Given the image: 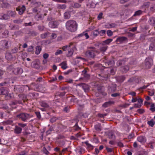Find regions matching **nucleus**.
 Masks as SVG:
<instances>
[{"label": "nucleus", "instance_id": "1", "mask_svg": "<svg viewBox=\"0 0 155 155\" xmlns=\"http://www.w3.org/2000/svg\"><path fill=\"white\" fill-rule=\"evenodd\" d=\"M66 26L67 29L71 32H74L77 30V23L75 21L69 20L67 21Z\"/></svg>", "mask_w": 155, "mask_h": 155}, {"label": "nucleus", "instance_id": "2", "mask_svg": "<svg viewBox=\"0 0 155 155\" xmlns=\"http://www.w3.org/2000/svg\"><path fill=\"white\" fill-rule=\"evenodd\" d=\"M76 46H77L76 43H71L69 45L63 46L62 47V49L64 51H66L70 49L73 48L74 50L76 49Z\"/></svg>", "mask_w": 155, "mask_h": 155}, {"label": "nucleus", "instance_id": "3", "mask_svg": "<svg viewBox=\"0 0 155 155\" xmlns=\"http://www.w3.org/2000/svg\"><path fill=\"white\" fill-rule=\"evenodd\" d=\"M1 91L0 94L5 95V96L7 97V99H10L12 97L13 94H8V91L4 88H2L0 90Z\"/></svg>", "mask_w": 155, "mask_h": 155}, {"label": "nucleus", "instance_id": "4", "mask_svg": "<svg viewBox=\"0 0 155 155\" xmlns=\"http://www.w3.org/2000/svg\"><path fill=\"white\" fill-rule=\"evenodd\" d=\"M17 117L23 121H25L30 117L29 115L27 114H21L17 115Z\"/></svg>", "mask_w": 155, "mask_h": 155}, {"label": "nucleus", "instance_id": "5", "mask_svg": "<svg viewBox=\"0 0 155 155\" xmlns=\"http://www.w3.org/2000/svg\"><path fill=\"white\" fill-rule=\"evenodd\" d=\"M152 64V60L151 59L147 58L145 60V66L146 68L150 67Z\"/></svg>", "mask_w": 155, "mask_h": 155}, {"label": "nucleus", "instance_id": "6", "mask_svg": "<svg viewBox=\"0 0 155 155\" xmlns=\"http://www.w3.org/2000/svg\"><path fill=\"white\" fill-rule=\"evenodd\" d=\"M58 25V23L56 21H52L50 22L49 24V26L52 28H56Z\"/></svg>", "mask_w": 155, "mask_h": 155}, {"label": "nucleus", "instance_id": "7", "mask_svg": "<svg viewBox=\"0 0 155 155\" xmlns=\"http://www.w3.org/2000/svg\"><path fill=\"white\" fill-rule=\"evenodd\" d=\"M16 10L18 12V13L20 15H21L25 10V6L23 5L20 8L18 9L17 8Z\"/></svg>", "mask_w": 155, "mask_h": 155}, {"label": "nucleus", "instance_id": "8", "mask_svg": "<svg viewBox=\"0 0 155 155\" xmlns=\"http://www.w3.org/2000/svg\"><path fill=\"white\" fill-rule=\"evenodd\" d=\"M0 4L2 8H5L7 7L8 5V4L6 2L5 0L4 1H0Z\"/></svg>", "mask_w": 155, "mask_h": 155}, {"label": "nucleus", "instance_id": "9", "mask_svg": "<svg viewBox=\"0 0 155 155\" xmlns=\"http://www.w3.org/2000/svg\"><path fill=\"white\" fill-rule=\"evenodd\" d=\"M146 103L147 105H149L150 106V109L152 111H155V107L154 104L153 103H149L147 102Z\"/></svg>", "mask_w": 155, "mask_h": 155}, {"label": "nucleus", "instance_id": "10", "mask_svg": "<svg viewBox=\"0 0 155 155\" xmlns=\"http://www.w3.org/2000/svg\"><path fill=\"white\" fill-rule=\"evenodd\" d=\"M81 86L82 87L85 92L89 90L88 86L85 84H83Z\"/></svg>", "mask_w": 155, "mask_h": 155}, {"label": "nucleus", "instance_id": "11", "mask_svg": "<svg viewBox=\"0 0 155 155\" xmlns=\"http://www.w3.org/2000/svg\"><path fill=\"white\" fill-rule=\"evenodd\" d=\"M74 49L73 48H71L68 49V54H67V56H71L73 53V52L75 51H76L77 50V49L76 48V49L74 50H73Z\"/></svg>", "mask_w": 155, "mask_h": 155}, {"label": "nucleus", "instance_id": "12", "mask_svg": "<svg viewBox=\"0 0 155 155\" xmlns=\"http://www.w3.org/2000/svg\"><path fill=\"white\" fill-rule=\"evenodd\" d=\"M59 65L61 66V68L64 69H65L68 68L66 62L65 61L62 62Z\"/></svg>", "mask_w": 155, "mask_h": 155}, {"label": "nucleus", "instance_id": "13", "mask_svg": "<svg viewBox=\"0 0 155 155\" xmlns=\"http://www.w3.org/2000/svg\"><path fill=\"white\" fill-rule=\"evenodd\" d=\"M22 129L20 127H16L15 130V132L17 134H19L21 133Z\"/></svg>", "mask_w": 155, "mask_h": 155}, {"label": "nucleus", "instance_id": "14", "mask_svg": "<svg viewBox=\"0 0 155 155\" xmlns=\"http://www.w3.org/2000/svg\"><path fill=\"white\" fill-rule=\"evenodd\" d=\"M137 140L141 143H143L145 141V139L143 136H140L138 137Z\"/></svg>", "mask_w": 155, "mask_h": 155}, {"label": "nucleus", "instance_id": "15", "mask_svg": "<svg viewBox=\"0 0 155 155\" xmlns=\"http://www.w3.org/2000/svg\"><path fill=\"white\" fill-rule=\"evenodd\" d=\"M86 54L91 58L94 57L95 56L94 54L93 53V51L91 52H87Z\"/></svg>", "mask_w": 155, "mask_h": 155}, {"label": "nucleus", "instance_id": "16", "mask_svg": "<svg viewBox=\"0 0 155 155\" xmlns=\"http://www.w3.org/2000/svg\"><path fill=\"white\" fill-rule=\"evenodd\" d=\"M147 124L150 126L152 127L155 124V122L152 119L148 121Z\"/></svg>", "mask_w": 155, "mask_h": 155}, {"label": "nucleus", "instance_id": "17", "mask_svg": "<svg viewBox=\"0 0 155 155\" xmlns=\"http://www.w3.org/2000/svg\"><path fill=\"white\" fill-rule=\"evenodd\" d=\"M36 49L35 54H39L41 50V47L40 46H37L36 47Z\"/></svg>", "mask_w": 155, "mask_h": 155}, {"label": "nucleus", "instance_id": "18", "mask_svg": "<svg viewBox=\"0 0 155 155\" xmlns=\"http://www.w3.org/2000/svg\"><path fill=\"white\" fill-rule=\"evenodd\" d=\"M112 41H113V40L111 39H107L103 42V44L104 45L109 44Z\"/></svg>", "mask_w": 155, "mask_h": 155}, {"label": "nucleus", "instance_id": "19", "mask_svg": "<svg viewBox=\"0 0 155 155\" xmlns=\"http://www.w3.org/2000/svg\"><path fill=\"white\" fill-rule=\"evenodd\" d=\"M126 38L124 37H121L117 38L116 40V41L121 42L124 41L126 40Z\"/></svg>", "mask_w": 155, "mask_h": 155}, {"label": "nucleus", "instance_id": "20", "mask_svg": "<svg viewBox=\"0 0 155 155\" xmlns=\"http://www.w3.org/2000/svg\"><path fill=\"white\" fill-rule=\"evenodd\" d=\"M64 18L65 19H68L70 17V14L69 12H65L64 14Z\"/></svg>", "mask_w": 155, "mask_h": 155}, {"label": "nucleus", "instance_id": "21", "mask_svg": "<svg viewBox=\"0 0 155 155\" xmlns=\"http://www.w3.org/2000/svg\"><path fill=\"white\" fill-rule=\"evenodd\" d=\"M8 14L9 16L14 17L15 15V12L9 11L8 12Z\"/></svg>", "mask_w": 155, "mask_h": 155}, {"label": "nucleus", "instance_id": "22", "mask_svg": "<svg viewBox=\"0 0 155 155\" xmlns=\"http://www.w3.org/2000/svg\"><path fill=\"white\" fill-rule=\"evenodd\" d=\"M137 101L138 102L139 104L138 105L136 106V107H139V106H140L141 104H142L143 101L142 99L141 98H137Z\"/></svg>", "mask_w": 155, "mask_h": 155}, {"label": "nucleus", "instance_id": "23", "mask_svg": "<svg viewBox=\"0 0 155 155\" xmlns=\"http://www.w3.org/2000/svg\"><path fill=\"white\" fill-rule=\"evenodd\" d=\"M1 44H2V46L5 48L8 45V42L6 41H2L1 42Z\"/></svg>", "mask_w": 155, "mask_h": 155}, {"label": "nucleus", "instance_id": "24", "mask_svg": "<svg viewBox=\"0 0 155 155\" xmlns=\"http://www.w3.org/2000/svg\"><path fill=\"white\" fill-rule=\"evenodd\" d=\"M9 18V16L8 15V14H4L2 16V18H1V19L7 20Z\"/></svg>", "mask_w": 155, "mask_h": 155}, {"label": "nucleus", "instance_id": "25", "mask_svg": "<svg viewBox=\"0 0 155 155\" xmlns=\"http://www.w3.org/2000/svg\"><path fill=\"white\" fill-rule=\"evenodd\" d=\"M66 6L65 4L63 5H58V7L59 8H61V9H65L66 8Z\"/></svg>", "mask_w": 155, "mask_h": 155}, {"label": "nucleus", "instance_id": "26", "mask_svg": "<svg viewBox=\"0 0 155 155\" xmlns=\"http://www.w3.org/2000/svg\"><path fill=\"white\" fill-rule=\"evenodd\" d=\"M62 50H57L55 53V54L56 55H58L59 54H62Z\"/></svg>", "mask_w": 155, "mask_h": 155}, {"label": "nucleus", "instance_id": "27", "mask_svg": "<svg viewBox=\"0 0 155 155\" xmlns=\"http://www.w3.org/2000/svg\"><path fill=\"white\" fill-rule=\"evenodd\" d=\"M141 14H142V12L140 10H138V11H136L135 12V13L134 15V16L139 15H141Z\"/></svg>", "mask_w": 155, "mask_h": 155}, {"label": "nucleus", "instance_id": "28", "mask_svg": "<svg viewBox=\"0 0 155 155\" xmlns=\"http://www.w3.org/2000/svg\"><path fill=\"white\" fill-rule=\"evenodd\" d=\"M5 57L8 60H10L12 58V56L10 54H7L6 55Z\"/></svg>", "mask_w": 155, "mask_h": 155}, {"label": "nucleus", "instance_id": "29", "mask_svg": "<svg viewBox=\"0 0 155 155\" xmlns=\"http://www.w3.org/2000/svg\"><path fill=\"white\" fill-rule=\"evenodd\" d=\"M99 34V32L97 30H96L94 31L93 32V35L94 36H97Z\"/></svg>", "mask_w": 155, "mask_h": 155}, {"label": "nucleus", "instance_id": "30", "mask_svg": "<svg viewBox=\"0 0 155 155\" xmlns=\"http://www.w3.org/2000/svg\"><path fill=\"white\" fill-rule=\"evenodd\" d=\"M107 35L108 36H111L112 35V34H113V33H112V31H111L110 30L107 31Z\"/></svg>", "mask_w": 155, "mask_h": 155}, {"label": "nucleus", "instance_id": "31", "mask_svg": "<svg viewBox=\"0 0 155 155\" xmlns=\"http://www.w3.org/2000/svg\"><path fill=\"white\" fill-rule=\"evenodd\" d=\"M33 50V47L32 46L29 47L27 51L28 52H32Z\"/></svg>", "mask_w": 155, "mask_h": 155}, {"label": "nucleus", "instance_id": "32", "mask_svg": "<svg viewBox=\"0 0 155 155\" xmlns=\"http://www.w3.org/2000/svg\"><path fill=\"white\" fill-rule=\"evenodd\" d=\"M56 2L63 3H65L66 2V1L64 0H54Z\"/></svg>", "mask_w": 155, "mask_h": 155}, {"label": "nucleus", "instance_id": "33", "mask_svg": "<svg viewBox=\"0 0 155 155\" xmlns=\"http://www.w3.org/2000/svg\"><path fill=\"white\" fill-rule=\"evenodd\" d=\"M72 71V69H71L68 70L67 71L65 72L64 73L65 74L67 75L71 72Z\"/></svg>", "mask_w": 155, "mask_h": 155}, {"label": "nucleus", "instance_id": "34", "mask_svg": "<svg viewBox=\"0 0 155 155\" xmlns=\"http://www.w3.org/2000/svg\"><path fill=\"white\" fill-rule=\"evenodd\" d=\"M105 31L104 30H102L100 32H99V34L101 36L103 35H104L105 33Z\"/></svg>", "mask_w": 155, "mask_h": 155}, {"label": "nucleus", "instance_id": "35", "mask_svg": "<svg viewBox=\"0 0 155 155\" xmlns=\"http://www.w3.org/2000/svg\"><path fill=\"white\" fill-rule=\"evenodd\" d=\"M57 37V35L54 33H52L51 36V38L52 39H54L55 38Z\"/></svg>", "mask_w": 155, "mask_h": 155}, {"label": "nucleus", "instance_id": "36", "mask_svg": "<svg viewBox=\"0 0 155 155\" xmlns=\"http://www.w3.org/2000/svg\"><path fill=\"white\" fill-rule=\"evenodd\" d=\"M56 120L57 119L56 118L54 117L51 119L50 120V121L52 123H53L56 121Z\"/></svg>", "mask_w": 155, "mask_h": 155}, {"label": "nucleus", "instance_id": "37", "mask_svg": "<svg viewBox=\"0 0 155 155\" xmlns=\"http://www.w3.org/2000/svg\"><path fill=\"white\" fill-rule=\"evenodd\" d=\"M41 105V106L44 107H48V104L45 103H42Z\"/></svg>", "mask_w": 155, "mask_h": 155}, {"label": "nucleus", "instance_id": "38", "mask_svg": "<svg viewBox=\"0 0 155 155\" xmlns=\"http://www.w3.org/2000/svg\"><path fill=\"white\" fill-rule=\"evenodd\" d=\"M102 15H103V14L102 13H100L98 16V17H97L98 19L99 20L101 19L102 18Z\"/></svg>", "mask_w": 155, "mask_h": 155}, {"label": "nucleus", "instance_id": "39", "mask_svg": "<svg viewBox=\"0 0 155 155\" xmlns=\"http://www.w3.org/2000/svg\"><path fill=\"white\" fill-rule=\"evenodd\" d=\"M18 125L19 126H20L23 127H24L27 125L26 124H22L20 123H18Z\"/></svg>", "mask_w": 155, "mask_h": 155}, {"label": "nucleus", "instance_id": "40", "mask_svg": "<svg viewBox=\"0 0 155 155\" xmlns=\"http://www.w3.org/2000/svg\"><path fill=\"white\" fill-rule=\"evenodd\" d=\"M47 36V34L46 33L42 34L41 35V37L42 38H45Z\"/></svg>", "mask_w": 155, "mask_h": 155}, {"label": "nucleus", "instance_id": "41", "mask_svg": "<svg viewBox=\"0 0 155 155\" xmlns=\"http://www.w3.org/2000/svg\"><path fill=\"white\" fill-rule=\"evenodd\" d=\"M35 114L38 118H39L41 117V115L39 112H35Z\"/></svg>", "mask_w": 155, "mask_h": 155}, {"label": "nucleus", "instance_id": "42", "mask_svg": "<svg viewBox=\"0 0 155 155\" xmlns=\"http://www.w3.org/2000/svg\"><path fill=\"white\" fill-rule=\"evenodd\" d=\"M154 91L152 90L151 91L149 92V94L150 96H152L154 94Z\"/></svg>", "mask_w": 155, "mask_h": 155}, {"label": "nucleus", "instance_id": "43", "mask_svg": "<svg viewBox=\"0 0 155 155\" xmlns=\"http://www.w3.org/2000/svg\"><path fill=\"white\" fill-rule=\"evenodd\" d=\"M43 58L45 59L47 58L48 57V54L45 53L43 55Z\"/></svg>", "mask_w": 155, "mask_h": 155}, {"label": "nucleus", "instance_id": "44", "mask_svg": "<svg viewBox=\"0 0 155 155\" xmlns=\"http://www.w3.org/2000/svg\"><path fill=\"white\" fill-rule=\"evenodd\" d=\"M109 104L108 102H106L103 104V106L104 107H106L108 106Z\"/></svg>", "mask_w": 155, "mask_h": 155}, {"label": "nucleus", "instance_id": "45", "mask_svg": "<svg viewBox=\"0 0 155 155\" xmlns=\"http://www.w3.org/2000/svg\"><path fill=\"white\" fill-rule=\"evenodd\" d=\"M52 130L51 129H50L48 131H46V133L47 134H50L51 133Z\"/></svg>", "mask_w": 155, "mask_h": 155}, {"label": "nucleus", "instance_id": "46", "mask_svg": "<svg viewBox=\"0 0 155 155\" xmlns=\"http://www.w3.org/2000/svg\"><path fill=\"white\" fill-rule=\"evenodd\" d=\"M137 98H133L132 100V101L133 102H135L137 101Z\"/></svg>", "mask_w": 155, "mask_h": 155}, {"label": "nucleus", "instance_id": "47", "mask_svg": "<svg viewBox=\"0 0 155 155\" xmlns=\"http://www.w3.org/2000/svg\"><path fill=\"white\" fill-rule=\"evenodd\" d=\"M119 95V94L117 93H114L113 94H112L111 95L113 97H116Z\"/></svg>", "mask_w": 155, "mask_h": 155}, {"label": "nucleus", "instance_id": "48", "mask_svg": "<svg viewBox=\"0 0 155 155\" xmlns=\"http://www.w3.org/2000/svg\"><path fill=\"white\" fill-rule=\"evenodd\" d=\"M43 151H44V153L45 154H48L49 152L46 149H45Z\"/></svg>", "mask_w": 155, "mask_h": 155}, {"label": "nucleus", "instance_id": "49", "mask_svg": "<svg viewBox=\"0 0 155 155\" xmlns=\"http://www.w3.org/2000/svg\"><path fill=\"white\" fill-rule=\"evenodd\" d=\"M84 35L85 36L86 39H87L89 38V36L87 33H85L84 34Z\"/></svg>", "mask_w": 155, "mask_h": 155}, {"label": "nucleus", "instance_id": "50", "mask_svg": "<svg viewBox=\"0 0 155 155\" xmlns=\"http://www.w3.org/2000/svg\"><path fill=\"white\" fill-rule=\"evenodd\" d=\"M95 6V4L94 3H92V5L91 4L90 7L91 8H94Z\"/></svg>", "mask_w": 155, "mask_h": 155}, {"label": "nucleus", "instance_id": "51", "mask_svg": "<svg viewBox=\"0 0 155 155\" xmlns=\"http://www.w3.org/2000/svg\"><path fill=\"white\" fill-rule=\"evenodd\" d=\"M68 107H66L64 108V110L66 112H68Z\"/></svg>", "mask_w": 155, "mask_h": 155}, {"label": "nucleus", "instance_id": "52", "mask_svg": "<svg viewBox=\"0 0 155 155\" xmlns=\"http://www.w3.org/2000/svg\"><path fill=\"white\" fill-rule=\"evenodd\" d=\"M107 48L106 47H104L103 48H102L101 50V51H106V50L107 49Z\"/></svg>", "mask_w": 155, "mask_h": 155}, {"label": "nucleus", "instance_id": "53", "mask_svg": "<svg viewBox=\"0 0 155 155\" xmlns=\"http://www.w3.org/2000/svg\"><path fill=\"white\" fill-rule=\"evenodd\" d=\"M107 151L109 152H111L112 151V149L110 148H107Z\"/></svg>", "mask_w": 155, "mask_h": 155}, {"label": "nucleus", "instance_id": "54", "mask_svg": "<svg viewBox=\"0 0 155 155\" xmlns=\"http://www.w3.org/2000/svg\"><path fill=\"white\" fill-rule=\"evenodd\" d=\"M63 78V77L61 75H60L58 77V79L59 80H62Z\"/></svg>", "mask_w": 155, "mask_h": 155}, {"label": "nucleus", "instance_id": "55", "mask_svg": "<svg viewBox=\"0 0 155 155\" xmlns=\"http://www.w3.org/2000/svg\"><path fill=\"white\" fill-rule=\"evenodd\" d=\"M3 74V71L1 70L0 69V78H1V76Z\"/></svg>", "mask_w": 155, "mask_h": 155}, {"label": "nucleus", "instance_id": "56", "mask_svg": "<svg viewBox=\"0 0 155 155\" xmlns=\"http://www.w3.org/2000/svg\"><path fill=\"white\" fill-rule=\"evenodd\" d=\"M38 28L40 30H42L43 29V27H41V26H38Z\"/></svg>", "mask_w": 155, "mask_h": 155}, {"label": "nucleus", "instance_id": "57", "mask_svg": "<svg viewBox=\"0 0 155 155\" xmlns=\"http://www.w3.org/2000/svg\"><path fill=\"white\" fill-rule=\"evenodd\" d=\"M134 136V134H131L130 135H129L128 136L129 138H131L133 137Z\"/></svg>", "mask_w": 155, "mask_h": 155}, {"label": "nucleus", "instance_id": "58", "mask_svg": "<svg viewBox=\"0 0 155 155\" xmlns=\"http://www.w3.org/2000/svg\"><path fill=\"white\" fill-rule=\"evenodd\" d=\"M31 35L32 36H34L36 35V33L35 32H33L31 34Z\"/></svg>", "mask_w": 155, "mask_h": 155}, {"label": "nucleus", "instance_id": "59", "mask_svg": "<svg viewBox=\"0 0 155 155\" xmlns=\"http://www.w3.org/2000/svg\"><path fill=\"white\" fill-rule=\"evenodd\" d=\"M138 111L140 113H143L144 111V110H143L139 109L138 110Z\"/></svg>", "mask_w": 155, "mask_h": 155}, {"label": "nucleus", "instance_id": "60", "mask_svg": "<svg viewBox=\"0 0 155 155\" xmlns=\"http://www.w3.org/2000/svg\"><path fill=\"white\" fill-rule=\"evenodd\" d=\"M95 152L96 154H97L99 152V150L98 149L95 148Z\"/></svg>", "mask_w": 155, "mask_h": 155}, {"label": "nucleus", "instance_id": "61", "mask_svg": "<svg viewBox=\"0 0 155 155\" xmlns=\"http://www.w3.org/2000/svg\"><path fill=\"white\" fill-rule=\"evenodd\" d=\"M130 94L133 96H135L136 95V93L134 92H132Z\"/></svg>", "mask_w": 155, "mask_h": 155}, {"label": "nucleus", "instance_id": "62", "mask_svg": "<svg viewBox=\"0 0 155 155\" xmlns=\"http://www.w3.org/2000/svg\"><path fill=\"white\" fill-rule=\"evenodd\" d=\"M53 68L54 70H56L57 69V67L56 65H54L53 66Z\"/></svg>", "mask_w": 155, "mask_h": 155}, {"label": "nucleus", "instance_id": "63", "mask_svg": "<svg viewBox=\"0 0 155 155\" xmlns=\"http://www.w3.org/2000/svg\"><path fill=\"white\" fill-rule=\"evenodd\" d=\"M27 45L26 44H24L23 45V48H25L27 47Z\"/></svg>", "mask_w": 155, "mask_h": 155}, {"label": "nucleus", "instance_id": "64", "mask_svg": "<svg viewBox=\"0 0 155 155\" xmlns=\"http://www.w3.org/2000/svg\"><path fill=\"white\" fill-rule=\"evenodd\" d=\"M150 99V97H149V96H147L146 97V99L147 100V101H148Z\"/></svg>", "mask_w": 155, "mask_h": 155}]
</instances>
